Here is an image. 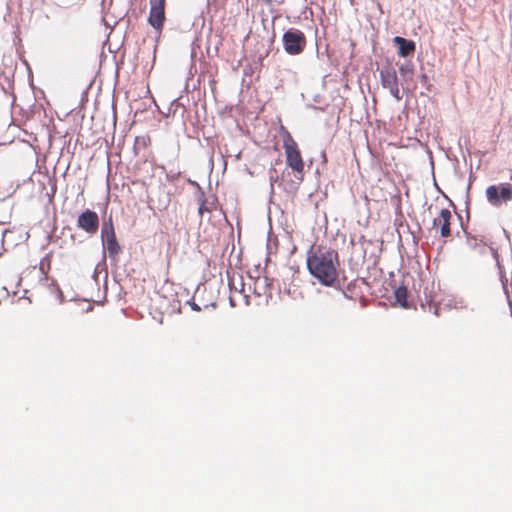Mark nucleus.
Returning a JSON list of instances; mask_svg holds the SVG:
<instances>
[{"mask_svg": "<svg viewBox=\"0 0 512 512\" xmlns=\"http://www.w3.org/2000/svg\"><path fill=\"white\" fill-rule=\"evenodd\" d=\"M434 314H435V315H438V308H437V307H435Z\"/></svg>", "mask_w": 512, "mask_h": 512, "instance_id": "obj_22", "label": "nucleus"}, {"mask_svg": "<svg viewBox=\"0 0 512 512\" xmlns=\"http://www.w3.org/2000/svg\"><path fill=\"white\" fill-rule=\"evenodd\" d=\"M230 304H231V306H235V304H234L232 299H230Z\"/></svg>", "mask_w": 512, "mask_h": 512, "instance_id": "obj_23", "label": "nucleus"}, {"mask_svg": "<svg viewBox=\"0 0 512 512\" xmlns=\"http://www.w3.org/2000/svg\"><path fill=\"white\" fill-rule=\"evenodd\" d=\"M268 173H269V181H270V193L273 194L274 193V183H276L278 181L279 177H278L276 169H274V168H270Z\"/></svg>", "mask_w": 512, "mask_h": 512, "instance_id": "obj_16", "label": "nucleus"}, {"mask_svg": "<svg viewBox=\"0 0 512 512\" xmlns=\"http://www.w3.org/2000/svg\"><path fill=\"white\" fill-rule=\"evenodd\" d=\"M149 24L160 31L165 21L164 5L165 0H150Z\"/></svg>", "mask_w": 512, "mask_h": 512, "instance_id": "obj_8", "label": "nucleus"}, {"mask_svg": "<svg viewBox=\"0 0 512 512\" xmlns=\"http://www.w3.org/2000/svg\"><path fill=\"white\" fill-rule=\"evenodd\" d=\"M381 85L383 88H390L400 84L395 67L391 63L382 65L379 70Z\"/></svg>", "mask_w": 512, "mask_h": 512, "instance_id": "obj_9", "label": "nucleus"}, {"mask_svg": "<svg viewBox=\"0 0 512 512\" xmlns=\"http://www.w3.org/2000/svg\"><path fill=\"white\" fill-rule=\"evenodd\" d=\"M451 218L452 214L450 210L444 208L440 211L439 217L434 218L433 220V226H440V234L443 238H448L451 236Z\"/></svg>", "mask_w": 512, "mask_h": 512, "instance_id": "obj_10", "label": "nucleus"}, {"mask_svg": "<svg viewBox=\"0 0 512 512\" xmlns=\"http://www.w3.org/2000/svg\"><path fill=\"white\" fill-rule=\"evenodd\" d=\"M307 268L320 284L340 288V262L337 251L322 247L317 248L314 252L311 251L307 257Z\"/></svg>", "mask_w": 512, "mask_h": 512, "instance_id": "obj_1", "label": "nucleus"}, {"mask_svg": "<svg viewBox=\"0 0 512 512\" xmlns=\"http://www.w3.org/2000/svg\"><path fill=\"white\" fill-rule=\"evenodd\" d=\"M390 92V94L397 100L400 101L402 99V95L400 93L399 85L392 86L390 88H387Z\"/></svg>", "mask_w": 512, "mask_h": 512, "instance_id": "obj_17", "label": "nucleus"}, {"mask_svg": "<svg viewBox=\"0 0 512 512\" xmlns=\"http://www.w3.org/2000/svg\"><path fill=\"white\" fill-rule=\"evenodd\" d=\"M407 294H408L407 288L404 286H399L394 291V296H395L396 302L404 308L408 307Z\"/></svg>", "mask_w": 512, "mask_h": 512, "instance_id": "obj_13", "label": "nucleus"}, {"mask_svg": "<svg viewBox=\"0 0 512 512\" xmlns=\"http://www.w3.org/2000/svg\"><path fill=\"white\" fill-rule=\"evenodd\" d=\"M191 307L195 311H200L201 310L200 307L196 303H192Z\"/></svg>", "mask_w": 512, "mask_h": 512, "instance_id": "obj_20", "label": "nucleus"}, {"mask_svg": "<svg viewBox=\"0 0 512 512\" xmlns=\"http://www.w3.org/2000/svg\"><path fill=\"white\" fill-rule=\"evenodd\" d=\"M101 242L103 249L107 251L108 257L116 261L122 253V247L117 241L112 217L104 220L101 227Z\"/></svg>", "mask_w": 512, "mask_h": 512, "instance_id": "obj_2", "label": "nucleus"}, {"mask_svg": "<svg viewBox=\"0 0 512 512\" xmlns=\"http://www.w3.org/2000/svg\"><path fill=\"white\" fill-rule=\"evenodd\" d=\"M10 231L8 229H4L2 230L1 232V238H2V242L4 241L5 237L7 236V234H9Z\"/></svg>", "mask_w": 512, "mask_h": 512, "instance_id": "obj_19", "label": "nucleus"}, {"mask_svg": "<svg viewBox=\"0 0 512 512\" xmlns=\"http://www.w3.org/2000/svg\"><path fill=\"white\" fill-rule=\"evenodd\" d=\"M399 73L401 76L402 85L412 80L414 74V64L410 60H406L399 65Z\"/></svg>", "mask_w": 512, "mask_h": 512, "instance_id": "obj_12", "label": "nucleus"}, {"mask_svg": "<svg viewBox=\"0 0 512 512\" xmlns=\"http://www.w3.org/2000/svg\"><path fill=\"white\" fill-rule=\"evenodd\" d=\"M419 80H420V83L422 84V86L428 91V92H432L433 90V85L432 83L430 82V79H429V76L427 73L425 72H422L420 75H419Z\"/></svg>", "mask_w": 512, "mask_h": 512, "instance_id": "obj_15", "label": "nucleus"}, {"mask_svg": "<svg viewBox=\"0 0 512 512\" xmlns=\"http://www.w3.org/2000/svg\"><path fill=\"white\" fill-rule=\"evenodd\" d=\"M485 195L492 206L499 207L502 203L512 200V184L490 185L486 188Z\"/></svg>", "mask_w": 512, "mask_h": 512, "instance_id": "obj_4", "label": "nucleus"}, {"mask_svg": "<svg viewBox=\"0 0 512 512\" xmlns=\"http://www.w3.org/2000/svg\"><path fill=\"white\" fill-rule=\"evenodd\" d=\"M284 51L291 56L300 55L306 48L305 34L297 28H289L282 36Z\"/></svg>", "mask_w": 512, "mask_h": 512, "instance_id": "obj_3", "label": "nucleus"}, {"mask_svg": "<svg viewBox=\"0 0 512 512\" xmlns=\"http://www.w3.org/2000/svg\"><path fill=\"white\" fill-rule=\"evenodd\" d=\"M466 234V243L468 247L476 252L479 255H485L487 252H490L492 257L495 259L497 267L501 269V264L499 261V254L495 248L489 246L482 237H478L472 235L465 231Z\"/></svg>", "mask_w": 512, "mask_h": 512, "instance_id": "obj_6", "label": "nucleus"}, {"mask_svg": "<svg viewBox=\"0 0 512 512\" xmlns=\"http://www.w3.org/2000/svg\"><path fill=\"white\" fill-rule=\"evenodd\" d=\"M393 41L398 46V54L401 57H408L414 54L416 49V44L414 41L408 40L401 36L394 37Z\"/></svg>", "mask_w": 512, "mask_h": 512, "instance_id": "obj_11", "label": "nucleus"}, {"mask_svg": "<svg viewBox=\"0 0 512 512\" xmlns=\"http://www.w3.org/2000/svg\"><path fill=\"white\" fill-rule=\"evenodd\" d=\"M284 149L286 154V163L287 165L297 173H303L304 170V162L302 160V156L300 150L298 148L297 143L288 133L287 137L284 139Z\"/></svg>", "mask_w": 512, "mask_h": 512, "instance_id": "obj_5", "label": "nucleus"}, {"mask_svg": "<svg viewBox=\"0 0 512 512\" xmlns=\"http://www.w3.org/2000/svg\"><path fill=\"white\" fill-rule=\"evenodd\" d=\"M198 202H199L198 214H199L200 218H202L204 212L209 211V208L206 206L207 199L205 198V195L202 191H200V194L198 196Z\"/></svg>", "mask_w": 512, "mask_h": 512, "instance_id": "obj_14", "label": "nucleus"}, {"mask_svg": "<svg viewBox=\"0 0 512 512\" xmlns=\"http://www.w3.org/2000/svg\"><path fill=\"white\" fill-rule=\"evenodd\" d=\"M77 227L89 235H94L99 229V216L90 209L84 210L77 219Z\"/></svg>", "mask_w": 512, "mask_h": 512, "instance_id": "obj_7", "label": "nucleus"}, {"mask_svg": "<svg viewBox=\"0 0 512 512\" xmlns=\"http://www.w3.org/2000/svg\"><path fill=\"white\" fill-rule=\"evenodd\" d=\"M449 202H450V205H451V206H453V207L455 208L454 203H453L451 200H449Z\"/></svg>", "mask_w": 512, "mask_h": 512, "instance_id": "obj_24", "label": "nucleus"}, {"mask_svg": "<svg viewBox=\"0 0 512 512\" xmlns=\"http://www.w3.org/2000/svg\"><path fill=\"white\" fill-rule=\"evenodd\" d=\"M56 291H57V297L58 299L60 300V302L63 301V294H62V291L60 290L59 287H56Z\"/></svg>", "mask_w": 512, "mask_h": 512, "instance_id": "obj_18", "label": "nucleus"}, {"mask_svg": "<svg viewBox=\"0 0 512 512\" xmlns=\"http://www.w3.org/2000/svg\"><path fill=\"white\" fill-rule=\"evenodd\" d=\"M322 158H323L324 161H326V154H325V152H322Z\"/></svg>", "mask_w": 512, "mask_h": 512, "instance_id": "obj_21", "label": "nucleus"}]
</instances>
